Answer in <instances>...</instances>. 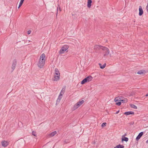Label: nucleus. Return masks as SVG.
<instances>
[{
    "instance_id": "nucleus-16",
    "label": "nucleus",
    "mask_w": 148,
    "mask_h": 148,
    "mask_svg": "<svg viewBox=\"0 0 148 148\" xmlns=\"http://www.w3.org/2000/svg\"><path fill=\"white\" fill-rule=\"evenodd\" d=\"M65 87L62 88L60 94L62 95L64 93L65 91Z\"/></svg>"
},
{
    "instance_id": "nucleus-17",
    "label": "nucleus",
    "mask_w": 148,
    "mask_h": 148,
    "mask_svg": "<svg viewBox=\"0 0 148 148\" xmlns=\"http://www.w3.org/2000/svg\"><path fill=\"white\" fill-rule=\"evenodd\" d=\"M124 147L123 145H119L116 146L114 148H123Z\"/></svg>"
},
{
    "instance_id": "nucleus-7",
    "label": "nucleus",
    "mask_w": 148,
    "mask_h": 148,
    "mask_svg": "<svg viewBox=\"0 0 148 148\" xmlns=\"http://www.w3.org/2000/svg\"><path fill=\"white\" fill-rule=\"evenodd\" d=\"M102 47L101 46L96 45H95L94 47V49L97 51L98 50L100 49H102V47Z\"/></svg>"
},
{
    "instance_id": "nucleus-8",
    "label": "nucleus",
    "mask_w": 148,
    "mask_h": 148,
    "mask_svg": "<svg viewBox=\"0 0 148 148\" xmlns=\"http://www.w3.org/2000/svg\"><path fill=\"white\" fill-rule=\"evenodd\" d=\"M9 144L8 142L5 140L2 141L1 142L2 145L4 147H7Z\"/></svg>"
},
{
    "instance_id": "nucleus-23",
    "label": "nucleus",
    "mask_w": 148,
    "mask_h": 148,
    "mask_svg": "<svg viewBox=\"0 0 148 148\" xmlns=\"http://www.w3.org/2000/svg\"><path fill=\"white\" fill-rule=\"evenodd\" d=\"M106 63L104 64L101 67V69H104L106 67Z\"/></svg>"
},
{
    "instance_id": "nucleus-24",
    "label": "nucleus",
    "mask_w": 148,
    "mask_h": 148,
    "mask_svg": "<svg viewBox=\"0 0 148 148\" xmlns=\"http://www.w3.org/2000/svg\"><path fill=\"white\" fill-rule=\"evenodd\" d=\"M60 73L59 71L57 69H56L55 70V73Z\"/></svg>"
},
{
    "instance_id": "nucleus-1",
    "label": "nucleus",
    "mask_w": 148,
    "mask_h": 148,
    "mask_svg": "<svg viewBox=\"0 0 148 148\" xmlns=\"http://www.w3.org/2000/svg\"><path fill=\"white\" fill-rule=\"evenodd\" d=\"M45 55L44 53L41 55L38 64V66L39 68H42L44 66L45 63Z\"/></svg>"
},
{
    "instance_id": "nucleus-9",
    "label": "nucleus",
    "mask_w": 148,
    "mask_h": 148,
    "mask_svg": "<svg viewBox=\"0 0 148 148\" xmlns=\"http://www.w3.org/2000/svg\"><path fill=\"white\" fill-rule=\"evenodd\" d=\"M60 76H57L54 75L53 78V80L54 81H57L59 80Z\"/></svg>"
},
{
    "instance_id": "nucleus-4",
    "label": "nucleus",
    "mask_w": 148,
    "mask_h": 148,
    "mask_svg": "<svg viewBox=\"0 0 148 148\" xmlns=\"http://www.w3.org/2000/svg\"><path fill=\"white\" fill-rule=\"evenodd\" d=\"M69 48V46L67 45H65L63 46L60 49L59 52L60 54H63Z\"/></svg>"
},
{
    "instance_id": "nucleus-31",
    "label": "nucleus",
    "mask_w": 148,
    "mask_h": 148,
    "mask_svg": "<svg viewBox=\"0 0 148 148\" xmlns=\"http://www.w3.org/2000/svg\"><path fill=\"white\" fill-rule=\"evenodd\" d=\"M31 32V31L30 30H29L27 31V34H29Z\"/></svg>"
},
{
    "instance_id": "nucleus-30",
    "label": "nucleus",
    "mask_w": 148,
    "mask_h": 148,
    "mask_svg": "<svg viewBox=\"0 0 148 148\" xmlns=\"http://www.w3.org/2000/svg\"><path fill=\"white\" fill-rule=\"evenodd\" d=\"M54 75L60 76V73H55Z\"/></svg>"
},
{
    "instance_id": "nucleus-33",
    "label": "nucleus",
    "mask_w": 148,
    "mask_h": 148,
    "mask_svg": "<svg viewBox=\"0 0 148 148\" xmlns=\"http://www.w3.org/2000/svg\"><path fill=\"white\" fill-rule=\"evenodd\" d=\"M99 66H100V67L101 68V67L102 66L101 64H100V63H99Z\"/></svg>"
},
{
    "instance_id": "nucleus-25",
    "label": "nucleus",
    "mask_w": 148,
    "mask_h": 148,
    "mask_svg": "<svg viewBox=\"0 0 148 148\" xmlns=\"http://www.w3.org/2000/svg\"><path fill=\"white\" fill-rule=\"evenodd\" d=\"M143 134V132H140L139 134H138V135L140 136V137H141L142 136V135Z\"/></svg>"
},
{
    "instance_id": "nucleus-6",
    "label": "nucleus",
    "mask_w": 148,
    "mask_h": 148,
    "mask_svg": "<svg viewBox=\"0 0 148 148\" xmlns=\"http://www.w3.org/2000/svg\"><path fill=\"white\" fill-rule=\"evenodd\" d=\"M16 59H14L13 61L12 66L11 67L12 71H13L15 68V67L16 64Z\"/></svg>"
},
{
    "instance_id": "nucleus-28",
    "label": "nucleus",
    "mask_w": 148,
    "mask_h": 148,
    "mask_svg": "<svg viewBox=\"0 0 148 148\" xmlns=\"http://www.w3.org/2000/svg\"><path fill=\"white\" fill-rule=\"evenodd\" d=\"M121 104V102L120 101L118 102H117L116 103V104L118 106H120Z\"/></svg>"
},
{
    "instance_id": "nucleus-32",
    "label": "nucleus",
    "mask_w": 148,
    "mask_h": 148,
    "mask_svg": "<svg viewBox=\"0 0 148 148\" xmlns=\"http://www.w3.org/2000/svg\"><path fill=\"white\" fill-rule=\"evenodd\" d=\"M146 10H147V12H148V6H147V7H146Z\"/></svg>"
},
{
    "instance_id": "nucleus-15",
    "label": "nucleus",
    "mask_w": 148,
    "mask_h": 148,
    "mask_svg": "<svg viewBox=\"0 0 148 148\" xmlns=\"http://www.w3.org/2000/svg\"><path fill=\"white\" fill-rule=\"evenodd\" d=\"M145 73L146 71L145 70H142L138 71L137 72V74H138L141 75Z\"/></svg>"
},
{
    "instance_id": "nucleus-22",
    "label": "nucleus",
    "mask_w": 148,
    "mask_h": 148,
    "mask_svg": "<svg viewBox=\"0 0 148 148\" xmlns=\"http://www.w3.org/2000/svg\"><path fill=\"white\" fill-rule=\"evenodd\" d=\"M120 101V100H119V97H116L114 99V101L115 102H116L117 101Z\"/></svg>"
},
{
    "instance_id": "nucleus-10",
    "label": "nucleus",
    "mask_w": 148,
    "mask_h": 148,
    "mask_svg": "<svg viewBox=\"0 0 148 148\" xmlns=\"http://www.w3.org/2000/svg\"><path fill=\"white\" fill-rule=\"evenodd\" d=\"M62 95H61L60 94L59 95L58 97V98L56 101V105H57V104H58L60 102V100L62 98Z\"/></svg>"
},
{
    "instance_id": "nucleus-21",
    "label": "nucleus",
    "mask_w": 148,
    "mask_h": 148,
    "mask_svg": "<svg viewBox=\"0 0 148 148\" xmlns=\"http://www.w3.org/2000/svg\"><path fill=\"white\" fill-rule=\"evenodd\" d=\"M122 140H124L126 142L128 140V138L126 137H125L124 138H122Z\"/></svg>"
},
{
    "instance_id": "nucleus-39",
    "label": "nucleus",
    "mask_w": 148,
    "mask_h": 148,
    "mask_svg": "<svg viewBox=\"0 0 148 148\" xmlns=\"http://www.w3.org/2000/svg\"><path fill=\"white\" fill-rule=\"evenodd\" d=\"M57 14H58V13H57V14H56V16H57Z\"/></svg>"
},
{
    "instance_id": "nucleus-12",
    "label": "nucleus",
    "mask_w": 148,
    "mask_h": 148,
    "mask_svg": "<svg viewBox=\"0 0 148 148\" xmlns=\"http://www.w3.org/2000/svg\"><path fill=\"white\" fill-rule=\"evenodd\" d=\"M139 16H140L142 15L143 13V10L142 8V7L141 6H140L139 9Z\"/></svg>"
},
{
    "instance_id": "nucleus-20",
    "label": "nucleus",
    "mask_w": 148,
    "mask_h": 148,
    "mask_svg": "<svg viewBox=\"0 0 148 148\" xmlns=\"http://www.w3.org/2000/svg\"><path fill=\"white\" fill-rule=\"evenodd\" d=\"M130 106L132 108H133L135 109H137V106L134 104H130Z\"/></svg>"
},
{
    "instance_id": "nucleus-19",
    "label": "nucleus",
    "mask_w": 148,
    "mask_h": 148,
    "mask_svg": "<svg viewBox=\"0 0 148 148\" xmlns=\"http://www.w3.org/2000/svg\"><path fill=\"white\" fill-rule=\"evenodd\" d=\"M120 101H121L122 103H124L127 102V99H124L120 100Z\"/></svg>"
},
{
    "instance_id": "nucleus-3",
    "label": "nucleus",
    "mask_w": 148,
    "mask_h": 148,
    "mask_svg": "<svg viewBox=\"0 0 148 148\" xmlns=\"http://www.w3.org/2000/svg\"><path fill=\"white\" fill-rule=\"evenodd\" d=\"M92 77L90 76H88L87 77L83 79L81 82V84H83L85 83L88 82L92 80Z\"/></svg>"
},
{
    "instance_id": "nucleus-26",
    "label": "nucleus",
    "mask_w": 148,
    "mask_h": 148,
    "mask_svg": "<svg viewBox=\"0 0 148 148\" xmlns=\"http://www.w3.org/2000/svg\"><path fill=\"white\" fill-rule=\"evenodd\" d=\"M32 135L34 136H36V132L33 131L32 132Z\"/></svg>"
},
{
    "instance_id": "nucleus-37",
    "label": "nucleus",
    "mask_w": 148,
    "mask_h": 148,
    "mask_svg": "<svg viewBox=\"0 0 148 148\" xmlns=\"http://www.w3.org/2000/svg\"><path fill=\"white\" fill-rule=\"evenodd\" d=\"M146 142L147 143H148V139L146 141Z\"/></svg>"
},
{
    "instance_id": "nucleus-18",
    "label": "nucleus",
    "mask_w": 148,
    "mask_h": 148,
    "mask_svg": "<svg viewBox=\"0 0 148 148\" xmlns=\"http://www.w3.org/2000/svg\"><path fill=\"white\" fill-rule=\"evenodd\" d=\"M24 0H21L20 3L19 4V6L18 8H20V7L22 5V4H23V2Z\"/></svg>"
},
{
    "instance_id": "nucleus-35",
    "label": "nucleus",
    "mask_w": 148,
    "mask_h": 148,
    "mask_svg": "<svg viewBox=\"0 0 148 148\" xmlns=\"http://www.w3.org/2000/svg\"><path fill=\"white\" fill-rule=\"evenodd\" d=\"M119 100H122V99H121V98L119 97Z\"/></svg>"
},
{
    "instance_id": "nucleus-13",
    "label": "nucleus",
    "mask_w": 148,
    "mask_h": 148,
    "mask_svg": "<svg viewBox=\"0 0 148 148\" xmlns=\"http://www.w3.org/2000/svg\"><path fill=\"white\" fill-rule=\"evenodd\" d=\"M92 3V0H88L87 2V7L88 8H90L91 5V4Z\"/></svg>"
},
{
    "instance_id": "nucleus-5",
    "label": "nucleus",
    "mask_w": 148,
    "mask_h": 148,
    "mask_svg": "<svg viewBox=\"0 0 148 148\" xmlns=\"http://www.w3.org/2000/svg\"><path fill=\"white\" fill-rule=\"evenodd\" d=\"M102 50L104 51L103 56L105 57L107 56L110 53V51L108 49L105 47H102Z\"/></svg>"
},
{
    "instance_id": "nucleus-38",
    "label": "nucleus",
    "mask_w": 148,
    "mask_h": 148,
    "mask_svg": "<svg viewBox=\"0 0 148 148\" xmlns=\"http://www.w3.org/2000/svg\"><path fill=\"white\" fill-rule=\"evenodd\" d=\"M59 10L60 11H61V9H60V8H59Z\"/></svg>"
},
{
    "instance_id": "nucleus-27",
    "label": "nucleus",
    "mask_w": 148,
    "mask_h": 148,
    "mask_svg": "<svg viewBox=\"0 0 148 148\" xmlns=\"http://www.w3.org/2000/svg\"><path fill=\"white\" fill-rule=\"evenodd\" d=\"M140 138L141 137H140V136L138 135L136 138V140L138 141Z\"/></svg>"
},
{
    "instance_id": "nucleus-34",
    "label": "nucleus",
    "mask_w": 148,
    "mask_h": 148,
    "mask_svg": "<svg viewBox=\"0 0 148 148\" xmlns=\"http://www.w3.org/2000/svg\"><path fill=\"white\" fill-rule=\"evenodd\" d=\"M119 111H117V112H116V114H118V113H119Z\"/></svg>"
},
{
    "instance_id": "nucleus-29",
    "label": "nucleus",
    "mask_w": 148,
    "mask_h": 148,
    "mask_svg": "<svg viewBox=\"0 0 148 148\" xmlns=\"http://www.w3.org/2000/svg\"><path fill=\"white\" fill-rule=\"evenodd\" d=\"M106 123H102V124L101 125V126L102 127H103L106 126Z\"/></svg>"
},
{
    "instance_id": "nucleus-14",
    "label": "nucleus",
    "mask_w": 148,
    "mask_h": 148,
    "mask_svg": "<svg viewBox=\"0 0 148 148\" xmlns=\"http://www.w3.org/2000/svg\"><path fill=\"white\" fill-rule=\"evenodd\" d=\"M124 114L126 115H128L130 114H134V112H133L129 111L125 112Z\"/></svg>"
},
{
    "instance_id": "nucleus-11",
    "label": "nucleus",
    "mask_w": 148,
    "mask_h": 148,
    "mask_svg": "<svg viewBox=\"0 0 148 148\" xmlns=\"http://www.w3.org/2000/svg\"><path fill=\"white\" fill-rule=\"evenodd\" d=\"M57 134V132L56 131H54L50 133L48 136L49 137H53L54 136Z\"/></svg>"
},
{
    "instance_id": "nucleus-36",
    "label": "nucleus",
    "mask_w": 148,
    "mask_h": 148,
    "mask_svg": "<svg viewBox=\"0 0 148 148\" xmlns=\"http://www.w3.org/2000/svg\"><path fill=\"white\" fill-rule=\"evenodd\" d=\"M148 96V93L146 94V95H145V96L146 97H147Z\"/></svg>"
},
{
    "instance_id": "nucleus-2",
    "label": "nucleus",
    "mask_w": 148,
    "mask_h": 148,
    "mask_svg": "<svg viewBox=\"0 0 148 148\" xmlns=\"http://www.w3.org/2000/svg\"><path fill=\"white\" fill-rule=\"evenodd\" d=\"M84 100H79L78 102L75 104L72 108L73 110H75L81 106L84 103Z\"/></svg>"
}]
</instances>
